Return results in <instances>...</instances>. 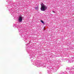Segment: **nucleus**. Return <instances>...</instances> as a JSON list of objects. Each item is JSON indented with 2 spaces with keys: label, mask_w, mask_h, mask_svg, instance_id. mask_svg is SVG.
I'll use <instances>...</instances> for the list:
<instances>
[{
  "label": "nucleus",
  "mask_w": 74,
  "mask_h": 74,
  "mask_svg": "<svg viewBox=\"0 0 74 74\" xmlns=\"http://www.w3.org/2000/svg\"><path fill=\"white\" fill-rule=\"evenodd\" d=\"M41 7L40 8V10H41L44 11L47 9V7L45 5L43 4H41Z\"/></svg>",
  "instance_id": "1"
},
{
  "label": "nucleus",
  "mask_w": 74,
  "mask_h": 74,
  "mask_svg": "<svg viewBox=\"0 0 74 74\" xmlns=\"http://www.w3.org/2000/svg\"><path fill=\"white\" fill-rule=\"evenodd\" d=\"M22 18H23V17L21 16H20L19 17L18 21L19 22H20L22 21Z\"/></svg>",
  "instance_id": "2"
},
{
  "label": "nucleus",
  "mask_w": 74,
  "mask_h": 74,
  "mask_svg": "<svg viewBox=\"0 0 74 74\" xmlns=\"http://www.w3.org/2000/svg\"><path fill=\"white\" fill-rule=\"evenodd\" d=\"M35 9H36V10H38V8H37V7H36V8H35Z\"/></svg>",
  "instance_id": "4"
},
{
  "label": "nucleus",
  "mask_w": 74,
  "mask_h": 74,
  "mask_svg": "<svg viewBox=\"0 0 74 74\" xmlns=\"http://www.w3.org/2000/svg\"><path fill=\"white\" fill-rule=\"evenodd\" d=\"M40 22H41L42 23L44 24V21H42V20H40Z\"/></svg>",
  "instance_id": "3"
}]
</instances>
